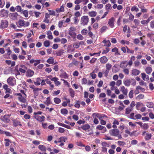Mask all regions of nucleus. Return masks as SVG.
Segmentation results:
<instances>
[{
	"instance_id": "nucleus-1",
	"label": "nucleus",
	"mask_w": 154,
	"mask_h": 154,
	"mask_svg": "<svg viewBox=\"0 0 154 154\" xmlns=\"http://www.w3.org/2000/svg\"><path fill=\"white\" fill-rule=\"evenodd\" d=\"M89 21V18L88 16H84L81 18V23L83 26L86 25Z\"/></svg>"
},
{
	"instance_id": "nucleus-2",
	"label": "nucleus",
	"mask_w": 154,
	"mask_h": 154,
	"mask_svg": "<svg viewBox=\"0 0 154 154\" xmlns=\"http://www.w3.org/2000/svg\"><path fill=\"white\" fill-rule=\"evenodd\" d=\"M109 133L111 136H117L119 134V131L118 129H112L109 131Z\"/></svg>"
},
{
	"instance_id": "nucleus-3",
	"label": "nucleus",
	"mask_w": 154,
	"mask_h": 154,
	"mask_svg": "<svg viewBox=\"0 0 154 154\" xmlns=\"http://www.w3.org/2000/svg\"><path fill=\"white\" fill-rule=\"evenodd\" d=\"M7 82L8 85L11 86H14L16 84L15 80H14V78L11 77L8 79Z\"/></svg>"
},
{
	"instance_id": "nucleus-4",
	"label": "nucleus",
	"mask_w": 154,
	"mask_h": 154,
	"mask_svg": "<svg viewBox=\"0 0 154 154\" xmlns=\"http://www.w3.org/2000/svg\"><path fill=\"white\" fill-rule=\"evenodd\" d=\"M8 11L3 9L1 10L0 16L4 18H5L8 16Z\"/></svg>"
},
{
	"instance_id": "nucleus-5",
	"label": "nucleus",
	"mask_w": 154,
	"mask_h": 154,
	"mask_svg": "<svg viewBox=\"0 0 154 154\" xmlns=\"http://www.w3.org/2000/svg\"><path fill=\"white\" fill-rule=\"evenodd\" d=\"M21 5L23 7H24L25 6L29 8L30 9L32 8V6L31 4L29 2L27 1H24L23 2L21 3Z\"/></svg>"
},
{
	"instance_id": "nucleus-6",
	"label": "nucleus",
	"mask_w": 154,
	"mask_h": 154,
	"mask_svg": "<svg viewBox=\"0 0 154 154\" xmlns=\"http://www.w3.org/2000/svg\"><path fill=\"white\" fill-rule=\"evenodd\" d=\"M115 19L112 17L109 19L108 21V25L111 28H113L114 27V22Z\"/></svg>"
},
{
	"instance_id": "nucleus-7",
	"label": "nucleus",
	"mask_w": 154,
	"mask_h": 154,
	"mask_svg": "<svg viewBox=\"0 0 154 154\" xmlns=\"http://www.w3.org/2000/svg\"><path fill=\"white\" fill-rule=\"evenodd\" d=\"M8 25V22L6 20H2L1 21V26L2 28H5L7 27Z\"/></svg>"
},
{
	"instance_id": "nucleus-8",
	"label": "nucleus",
	"mask_w": 154,
	"mask_h": 154,
	"mask_svg": "<svg viewBox=\"0 0 154 154\" xmlns=\"http://www.w3.org/2000/svg\"><path fill=\"white\" fill-rule=\"evenodd\" d=\"M35 118L39 122H42L45 121V117L43 116H40L38 115L34 116Z\"/></svg>"
},
{
	"instance_id": "nucleus-9",
	"label": "nucleus",
	"mask_w": 154,
	"mask_h": 154,
	"mask_svg": "<svg viewBox=\"0 0 154 154\" xmlns=\"http://www.w3.org/2000/svg\"><path fill=\"white\" fill-rule=\"evenodd\" d=\"M90 128V126L88 124H86L82 125L81 127L78 128L79 130L80 129V128H82L84 131H86L88 130Z\"/></svg>"
},
{
	"instance_id": "nucleus-10",
	"label": "nucleus",
	"mask_w": 154,
	"mask_h": 154,
	"mask_svg": "<svg viewBox=\"0 0 154 154\" xmlns=\"http://www.w3.org/2000/svg\"><path fill=\"white\" fill-rule=\"evenodd\" d=\"M64 99L66 100V101H64L62 104V106L63 107H66L67 106V105L69 107H71L69 105H70V100L69 99H67L66 97L64 98Z\"/></svg>"
},
{
	"instance_id": "nucleus-11",
	"label": "nucleus",
	"mask_w": 154,
	"mask_h": 154,
	"mask_svg": "<svg viewBox=\"0 0 154 154\" xmlns=\"http://www.w3.org/2000/svg\"><path fill=\"white\" fill-rule=\"evenodd\" d=\"M34 74V71L30 69L27 70L26 72V76L28 77H31Z\"/></svg>"
},
{
	"instance_id": "nucleus-12",
	"label": "nucleus",
	"mask_w": 154,
	"mask_h": 154,
	"mask_svg": "<svg viewBox=\"0 0 154 154\" xmlns=\"http://www.w3.org/2000/svg\"><path fill=\"white\" fill-rule=\"evenodd\" d=\"M13 122V125L15 127L17 126L18 125L20 127L22 126V124L20 121L17 119H14L12 120Z\"/></svg>"
},
{
	"instance_id": "nucleus-13",
	"label": "nucleus",
	"mask_w": 154,
	"mask_h": 154,
	"mask_svg": "<svg viewBox=\"0 0 154 154\" xmlns=\"http://www.w3.org/2000/svg\"><path fill=\"white\" fill-rule=\"evenodd\" d=\"M62 72L60 75V76L62 78L66 79L68 78L69 76L68 74L63 70H61Z\"/></svg>"
},
{
	"instance_id": "nucleus-14",
	"label": "nucleus",
	"mask_w": 154,
	"mask_h": 154,
	"mask_svg": "<svg viewBox=\"0 0 154 154\" xmlns=\"http://www.w3.org/2000/svg\"><path fill=\"white\" fill-rule=\"evenodd\" d=\"M18 15V14L17 12H15L10 13L9 17L11 19L13 20H15L17 19Z\"/></svg>"
},
{
	"instance_id": "nucleus-15",
	"label": "nucleus",
	"mask_w": 154,
	"mask_h": 154,
	"mask_svg": "<svg viewBox=\"0 0 154 154\" xmlns=\"http://www.w3.org/2000/svg\"><path fill=\"white\" fill-rule=\"evenodd\" d=\"M120 91H121L123 94L127 96L128 94V90L125 89L124 86H122L120 88Z\"/></svg>"
},
{
	"instance_id": "nucleus-16",
	"label": "nucleus",
	"mask_w": 154,
	"mask_h": 154,
	"mask_svg": "<svg viewBox=\"0 0 154 154\" xmlns=\"http://www.w3.org/2000/svg\"><path fill=\"white\" fill-rule=\"evenodd\" d=\"M128 65L127 61H122L120 64V67L122 68H125Z\"/></svg>"
},
{
	"instance_id": "nucleus-17",
	"label": "nucleus",
	"mask_w": 154,
	"mask_h": 154,
	"mask_svg": "<svg viewBox=\"0 0 154 154\" xmlns=\"http://www.w3.org/2000/svg\"><path fill=\"white\" fill-rule=\"evenodd\" d=\"M45 81L47 84H48L50 85V89L51 91L54 88V85H53L51 84V82L48 79H45Z\"/></svg>"
},
{
	"instance_id": "nucleus-18",
	"label": "nucleus",
	"mask_w": 154,
	"mask_h": 154,
	"mask_svg": "<svg viewBox=\"0 0 154 154\" xmlns=\"http://www.w3.org/2000/svg\"><path fill=\"white\" fill-rule=\"evenodd\" d=\"M21 68H20L19 69V71L21 72L24 73L26 72V67L24 65H21Z\"/></svg>"
},
{
	"instance_id": "nucleus-19",
	"label": "nucleus",
	"mask_w": 154,
	"mask_h": 154,
	"mask_svg": "<svg viewBox=\"0 0 154 154\" xmlns=\"http://www.w3.org/2000/svg\"><path fill=\"white\" fill-rule=\"evenodd\" d=\"M100 61L102 63H105L108 61V59L106 56H103L100 59Z\"/></svg>"
},
{
	"instance_id": "nucleus-20",
	"label": "nucleus",
	"mask_w": 154,
	"mask_h": 154,
	"mask_svg": "<svg viewBox=\"0 0 154 154\" xmlns=\"http://www.w3.org/2000/svg\"><path fill=\"white\" fill-rule=\"evenodd\" d=\"M58 80V79L56 77H54L52 79H51V81H54V82L55 84L56 85H59L60 84V82L57 81Z\"/></svg>"
},
{
	"instance_id": "nucleus-21",
	"label": "nucleus",
	"mask_w": 154,
	"mask_h": 154,
	"mask_svg": "<svg viewBox=\"0 0 154 154\" xmlns=\"http://www.w3.org/2000/svg\"><path fill=\"white\" fill-rule=\"evenodd\" d=\"M140 72V71L137 69H134L132 71V74L134 75H138Z\"/></svg>"
},
{
	"instance_id": "nucleus-22",
	"label": "nucleus",
	"mask_w": 154,
	"mask_h": 154,
	"mask_svg": "<svg viewBox=\"0 0 154 154\" xmlns=\"http://www.w3.org/2000/svg\"><path fill=\"white\" fill-rule=\"evenodd\" d=\"M24 22L25 21L24 20H20L18 22V26L20 28L24 26Z\"/></svg>"
},
{
	"instance_id": "nucleus-23",
	"label": "nucleus",
	"mask_w": 154,
	"mask_h": 154,
	"mask_svg": "<svg viewBox=\"0 0 154 154\" xmlns=\"http://www.w3.org/2000/svg\"><path fill=\"white\" fill-rule=\"evenodd\" d=\"M133 109L131 107H128L125 109V114L126 115L129 114L130 112L133 111Z\"/></svg>"
},
{
	"instance_id": "nucleus-24",
	"label": "nucleus",
	"mask_w": 154,
	"mask_h": 154,
	"mask_svg": "<svg viewBox=\"0 0 154 154\" xmlns=\"http://www.w3.org/2000/svg\"><path fill=\"white\" fill-rule=\"evenodd\" d=\"M123 83L125 86L128 87L130 85L131 83V79H127L123 81Z\"/></svg>"
},
{
	"instance_id": "nucleus-25",
	"label": "nucleus",
	"mask_w": 154,
	"mask_h": 154,
	"mask_svg": "<svg viewBox=\"0 0 154 154\" xmlns=\"http://www.w3.org/2000/svg\"><path fill=\"white\" fill-rule=\"evenodd\" d=\"M142 78L144 80H148L149 79V77L148 75H146L145 73H142L141 74Z\"/></svg>"
},
{
	"instance_id": "nucleus-26",
	"label": "nucleus",
	"mask_w": 154,
	"mask_h": 154,
	"mask_svg": "<svg viewBox=\"0 0 154 154\" xmlns=\"http://www.w3.org/2000/svg\"><path fill=\"white\" fill-rule=\"evenodd\" d=\"M54 59L53 57H50L47 60V62L50 64H52L54 63Z\"/></svg>"
},
{
	"instance_id": "nucleus-27",
	"label": "nucleus",
	"mask_w": 154,
	"mask_h": 154,
	"mask_svg": "<svg viewBox=\"0 0 154 154\" xmlns=\"http://www.w3.org/2000/svg\"><path fill=\"white\" fill-rule=\"evenodd\" d=\"M89 15L91 17H95L97 15V13L95 11H91L88 13Z\"/></svg>"
},
{
	"instance_id": "nucleus-28",
	"label": "nucleus",
	"mask_w": 154,
	"mask_h": 154,
	"mask_svg": "<svg viewBox=\"0 0 154 154\" xmlns=\"http://www.w3.org/2000/svg\"><path fill=\"white\" fill-rule=\"evenodd\" d=\"M103 42L105 43L104 46L107 47H109L111 45L109 40L106 41V40H104L103 41Z\"/></svg>"
},
{
	"instance_id": "nucleus-29",
	"label": "nucleus",
	"mask_w": 154,
	"mask_h": 154,
	"mask_svg": "<svg viewBox=\"0 0 154 154\" xmlns=\"http://www.w3.org/2000/svg\"><path fill=\"white\" fill-rule=\"evenodd\" d=\"M64 50L63 49H61L56 52V55L58 56H61L64 53Z\"/></svg>"
},
{
	"instance_id": "nucleus-30",
	"label": "nucleus",
	"mask_w": 154,
	"mask_h": 154,
	"mask_svg": "<svg viewBox=\"0 0 154 154\" xmlns=\"http://www.w3.org/2000/svg\"><path fill=\"white\" fill-rule=\"evenodd\" d=\"M108 29V27L106 26H103L100 29V32L102 33L105 32Z\"/></svg>"
},
{
	"instance_id": "nucleus-31",
	"label": "nucleus",
	"mask_w": 154,
	"mask_h": 154,
	"mask_svg": "<svg viewBox=\"0 0 154 154\" xmlns=\"http://www.w3.org/2000/svg\"><path fill=\"white\" fill-rule=\"evenodd\" d=\"M38 148L41 151L43 152H45L46 150L45 146L43 145H39L38 146Z\"/></svg>"
},
{
	"instance_id": "nucleus-32",
	"label": "nucleus",
	"mask_w": 154,
	"mask_h": 154,
	"mask_svg": "<svg viewBox=\"0 0 154 154\" xmlns=\"http://www.w3.org/2000/svg\"><path fill=\"white\" fill-rule=\"evenodd\" d=\"M54 101L55 103L58 104L60 103L61 102V99L58 97H55L54 99Z\"/></svg>"
},
{
	"instance_id": "nucleus-33",
	"label": "nucleus",
	"mask_w": 154,
	"mask_h": 154,
	"mask_svg": "<svg viewBox=\"0 0 154 154\" xmlns=\"http://www.w3.org/2000/svg\"><path fill=\"white\" fill-rule=\"evenodd\" d=\"M48 35V38L50 39H52L53 38V37L52 35V33L51 31H48L47 33Z\"/></svg>"
},
{
	"instance_id": "nucleus-34",
	"label": "nucleus",
	"mask_w": 154,
	"mask_h": 154,
	"mask_svg": "<svg viewBox=\"0 0 154 154\" xmlns=\"http://www.w3.org/2000/svg\"><path fill=\"white\" fill-rule=\"evenodd\" d=\"M41 79L39 78H38L36 80V81L34 82V84L35 85H39L41 84Z\"/></svg>"
},
{
	"instance_id": "nucleus-35",
	"label": "nucleus",
	"mask_w": 154,
	"mask_h": 154,
	"mask_svg": "<svg viewBox=\"0 0 154 154\" xmlns=\"http://www.w3.org/2000/svg\"><path fill=\"white\" fill-rule=\"evenodd\" d=\"M152 135L151 134L147 133L146 136L145 137V139L146 140H149L151 138Z\"/></svg>"
},
{
	"instance_id": "nucleus-36",
	"label": "nucleus",
	"mask_w": 154,
	"mask_h": 154,
	"mask_svg": "<svg viewBox=\"0 0 154 154\" xmlns=\"http://www.w3.org/2000/svg\"><path fill=\"white\" fill-rule=\"evenodd\" d=\"M152 71V68L150 67H147L145 69V71L147 74H150Z\"/></svg>"
},
{
	"instance_id": "nucleus-37",
	"label": "nucleus",
	"mask_w": 154,
	"mask_h": 154,
	"mask_svg": "<svg viewBox=\"0 0 154 154\" xmlns=\"http://www.w3.org/2000/svg\"><path fill=\"white\" fill-rule=\"evenodd\" d=\"M18 99L20 102L23 103H25L26 101V100L25 98L22 96L21 97H18Z\"/></svg>"
},
{
	"instance_id": "nucleus-38",
	"label": "nucleus",
	"mask_w": 154,
	"mask_h": 154,
	"mask_svg": "<svg viewBox=\"0 0 154 154\" xmlns=\"http://www.w3.org/2000/svg\"><path fill=\"white\" fill-rule=\"evenodd\" d=\"M4 140L5 141V145L6 146H9L10 143H11V141L8 139H5Z\"/></svg>"
},
{
	"instance_id": "nucleus-39",
	"label": "nucleus",
	"mask_w": 154,
	"mask_h": 154,
	"mask_svg": "<svg viewBox=\"0 0 154 154\" xmlns=\"http://www.w3.org/2000/svg\"><path fill=\"white\" fill-rule=\"evenodd\" d=\"M44 103L47 104L48 106L51 103L50 97H48L47 98V99L46 101L44 102Z\"/></svg>"
},
{
	"instance_id": "nucleus-40",
	"label": "nucleus",
	"mask_w": 154,
	"mask_h": 154,
	"mask_svg": "<svg viewBox=\"0 0 154 154\" xmlns=\"http://www.w3.org/2000/svg\"><path fill=\"white\" fill-rule=\"evenodd\" d=\"M131 11H135L136 12H137L139 11V9L136 6L134 5L133 6L131 9Z\"/></svg>"
},
{
	"instance_id": "nucleus-41",
	"label": "nucleus",
	"mask_w": 154,
	"mask_h": 154,
	"mask_svg": "<svg viewBox=\"0 0 154 154\" xmlns=\"http://www.w3.org/2000/svg\"><path fill=\"white\" fill-rule=\"evenodd\" d=\"M60 112L63 115H66L68 113V111L66 109H61Z\"/></svg>"
},
{
	"instance_id": "nucleus-42",
	"label": "nucleus",
	"mask_w": 154,
	"mask_h": 154,
	"mask_svg": "<svg viewBox=\"0 0 154 154\" xmlns=\"http://www.w3.org/2000/svg\"><path fill=\"white\" fill-rule=\"evenodd\" d=\"M144 95L143 94H140L137 97L136 99L138 100H140L144 98Z\"/></svg>"
},
{
	"instance_id": "nucleus-43",
	"label": "nucleus",
	"mask_w": 154,
	"mask_h": 154,
	"mask_svg": "<svg viewBox=\"0 0 154 154\" xmlns=\"http://www.w3.org/2000/svg\"><path fill=\"white\" fill-rule=\"evenodd\" d=\"M69 35H70L72 38H75L76 34L74 32H69Z\"/></svg>"
},
{
	"instance_id": "nucleus-44",
	"label": "nucleus",
	"mask_w": 154,
	"mask_h": 154,
	"mask_svg": "<svg viewBox=\"0 0 154 154\" xmlns=\"http://www.w3.org/2000/svg\"><path fill=\"white\" fill-rule=\"evenodd\" d=\"M80 102L79 100H77L76 101V103L75 104L74 106L75 107L77 108H79L80 107Z\"/></svg>"
},
{
	"instance_id": "nucleus-45",
	"label": "nucleus",
	"mask_w": 154,
	"mask_h": 154,
	"mask_svg": "<svg viewBox=\"0 0 154 154\" xmlns=\"http://www.w3.org/2000/svg\"><path fill=\"white\" fill-rule=\"evenodd\" d=\"M146 106L148 108H152L153 107V104L152 102H147L146 103Z\"/></svg>"
},
{
	"instance_id": "nucleus-46",
	"label": "nucleus",
	"mask_w": 154,
	"mask_h": 154,
	"mask_svg": "<svg viewBox=\"0 0 154 154\" xmlns=\"http://www.w3.org/2000/svg\"><path fill=\"white\" fill-rule=\"evenodd\" d=\"M96 116L100 120L102 119H101L103 118L104 117H107V116L105 115H104L103 116H102L101 114L98 113L96 115Z\"/></svg>"
},
{
	"instance_id": "nucleus-47",
	"label": "nucleus",
	"mask_w": 154,
	"mask_h": 154,
	"mask_svg": "<svg viewBox=\"0 0 154 154\" xmlns=\"http://www.w3.org/2000/svg\"><path fill=\"white\" fill-rule=\"evenodd\" d=\"M22 13L23 14V15L26 17H27L28 16V12L27 10H25L23 11Z\"/></svg>"
},
{
	"instance_id": "nucleus-48",
	"label": "nucleus",
	"mask_w": 154,
	"mask_h": 154,
	"mask_svg": "<svg viewBox=\"0 0 154 154\" xmlns=\"http://www.w3.org/2000/svg\"><path fill=\"white\" fill-rule=\"evenodd\" d=\"M50 43L49 41L46 40L44 42V45L45 47H47L49 46Z\"/></svg>"
},
{
	"instance_id": "nucleus-49",
	"label": "nucleus",
	"mask_w": 154,
	"mask_h": 154,
	"mask_svg": "<svg viewBox=\"0 0 154 154\" xmlns=\"http://www.w3.org/2000/svg\"><path fill=\"white\" fill-rule=\"evenodd\" d=\"M123 72L126 75H128L129 74V70L127 68H124L123 70Z\"/></svg>"
},
{
	"instance_id": "nucleus-50",
	"label": "nucleus",
	"mask_w": 154,
	"mask_h": 154,
	"mask_svg": "<svg viewBox=\"0 0 154 154\" xmlns=\"http://www.w3.org/2000/svg\"><path fill=\"white\" fill-rule=\"evenodd\" d=\"M69 92L70 94V96L72 97H73L74 96V91L72 89H70L69 90Z\"/></svg>"
},
{
	"instance_id": "nucleus-51",
	"label": "nucleus",
	"mask_w": 154,
	"mask_h": 154,
	"mask_svg": "<svg viewBox=\"0 0 154 154\" xmlns=\"http://www.w3.org/2000/svg\"><path fill=\"white\" fill-rule=\"evenodd\" d=\"M3 121L5 122L8 123L10 122V119L6 116V115H5L3 117Z\"/></svg>"
},
{
	"instance_id": "nucleus-52",
	"label": "nucleus",
	"mask_w": 154,
	"mask_h": 154,
	"mask_svg": "<svg viewBox=\"0 0 154 154\" xmlns=\"http://www.w3.org/2000/svg\"><path fill=\"white\" fill-rule=\"evenodd\" d=\"M143 126L142 128L144 130L148 129L149 127L148 125L146 123L143 124Z\"/></svg>"
},
{
	"instance_id": "nucleus-53",
	"label": "nucleus",
	"mask_w": 154,
	"mask_h": 154,
	"mask_svg": "<svg viewBox=\"0 0 154 154\" xmlns=\"http://www.w3.org/2000/svg\"><path fill=\"white\" fill-rule=\"evenodd\" d=\"M85 123V121L84 120V119L82 120H79L77 121V123L79 125H81L82 124H84Z\"/></svg>"
},
{
	"instance_id": "nucleus-54",
	"label": "nucleus",
	"mask_w": 154,
	"mask_h": 154,
	"mask_svg": "<svg viewBox=\"0 0 154 154\" xmlns=\"http://www.w3.org/2000/svg\"><path fill=\"white\" fill-rule=\"evenodd\" d=\"M133 91L132 90H131L129 92L128 96L130 98H132L133 97Z\"/></svg>"
},
{
	"instance_id": "nucleus-55",
	"label": "nucleus",
	"mask_w": 154,
	"mask_h": 154,
	"mask_svg": "<svg viewBox=\"0 0 154 154\" xmlns=\"http://www.w3.org/2000/svg\"><path fill=\"white\" fill-rule=\"evenodd\" d=\"M141 105H143V104L141 103L138 102L137 103L136 107V109L137 110H139V108Z\"/></svg>"
},
{
	"instance_id": "nucleus-56",
	"label": "nucleus",
	"mask_w": 154,
	"mask_h": 154,
	"mask_svg": "<svg viewBox=\"0 0 154 154\" xmlns=\"http://www.w3.org/2000/svg\"><path fill=\"white\" fill-rule=\"evenodd\" d=\"M126 48L127 49V53H129L132 54H134V50L129 49L127 46H126Z\"/></svg>"
},
{
	"instance_id": "nucleus-57",
	"label": "nucleus",
	"mask_w": 154,
	"mask_h": 154,
	"mask_svg": "<svg viewBox=\"0 0 154 154\" xmlns=\"http://www.w3.org/2000/svg\"><path fill=\"white\" fill-rule=\"evenodd\" d=\"M112 65L109 63H107L106 64V69L110 70L111 68H112Z\"/></svg>"
},
{
	"instance_id": "nucleus-58",
	"label": "nucleus",
	"mask_w": 154,
	"mask_h": 154,
	"mask_svg": "<svg viewBox=\"0 0 154 154\" xmlns=\"http://www.w3.org/2000/svg\"><path fill=\"white\" fill-rule=\"evenodd\" d=\"M141 117L142 116L140 114H137L135 116L134 120L140 119L141 118Z\"/></svg>"
},
{
	"instance_id": "nucleus-59",
	"label": "nucleus",
	"mask_w": 154,
	"mask_h": 154,
	"mask_svg": "<svg viewBox=\"0 0 154 154\" xmlns=\"http://www.w3.org/2000/svg\"><path fill=\"white\" fill-rule=\"evenodd\" d=\"M15 10L18 12H20L22 11L21 7L20 6L18 5L16 7Z\"/></svg>"
},
{
	"instance_id": "nucleus-60",
	"label": "nucleus",
	"mask_w": 154,
	"mask_h": 154,
	"mask_svg": "<svg viewBox=\"0 0 154 154\" xmlns=\"http://www.w3.org/2000/svg\"><path fill=\"white\" fill-rule=\"evenodd\" d=\"M106 8L107 10H109L112 8L111 5L109 4H108L106 5Z\"/></svg>"
},
{
	"instance_id": "nucleus-61",
	"label": "nucleus",
	"mask_w": 154,
	"mask_h": 154,
	"mask_svg": "<svg viewBox=\"0 0 154 154\" xmlns=\"http://www.w3.org/2000/svg\"><path fill=\"white\" fill-rule=\"evenodd\" d=\"M77 38L80 40H82L84 38L83 36L81 34H78L77 37Z\"/></svg>"
},
{
	"instance_id": "nucleus-62",
	"label": "nucleus",
	"mask_w": 154,
	"mask_h": 154,
	"mask_svg": "<svg viewBox=\"0 0 154 154\" xmlns=\"http://www.w3.org/2000/svg\"><path fill=\"white\" fill-rule=\"evenodd\" d=\"M109 51V48H106V50H103L102 52V54H104L107 53Z\"/></svg>"
},
{
	"instance_id": "nucleus-63",
	"label": "nucleus",
	"mask_w": 154,
	"mask_h": 154,
	"mask_svg": "<svg viewBox=\"0 0 154 154\" xmlns=\"http://www.w3.org/2000/svg\"><path fill=\"white\" fill-rule=\"evenodd\" d=\"M88 33V30L85 29H84L82 30L81 33L84 35H86Z\"/></svg>"
},
{
	"instance_id": "nucleus-64",
	"label": "nucleus",
	"mask_w": 154,
	"mask_h": 154,
	"mask_svg": "<svg viewBox=\"0 0 154 154\" xmlns=\"http://www.w3.org/2000/svg\"><path fill=\"white\" fill-rule=\"evenodd\" d=\"M76 28L74 26H71L69 29V32H74L76 30Z\"/></svg>"
}]
</instances>
